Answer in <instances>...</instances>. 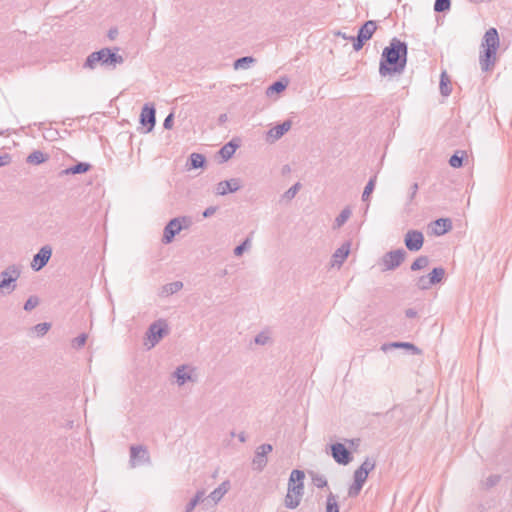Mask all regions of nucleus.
I'll use <instances>...</instances> for the list:
<instances>
[{"label": "nucleus", "mask_w": 512, "mask_h": 512, "mask_svg": "<svg viewBox=\"0 0 512 512\" xmlns=\"http://www.w3.org/2000/svg\"><path fill=\"white\" fill-rule=\"evenodd\" d=\"M119 50L120 49L118 47H105L92 52L86 58L83 67L93 70L99 64L106 68L115 69L117 65L124 63V57L118 54Z\"/></svg>", "instance_id": "7ed1b4c3"}, {"label": "nucleus", "mask_w": 512, "mask_h": 512, "mask_svg": "<svg viewBox=\"0 0 512 512\" xmlns=\"http://www.w3.org/2000/svg\"><path fill=\"white\" fill-rule=\"evenodd\" d=\"M185 368L186 366L184 365L179 366L174 372V377L180 386L184 385L188 380L191 379V375L185 371Z\"/></svg>", "instance_id": "72a5a7b5"}, {"label": "nucleus", "mask_w": 512, "mask_h": 512, "mask_svg": "<svg viewBox=\"0 0 512 512\" xmlns=\"http://www.w3.org/2000/svg\"><path fill=\"white\" fill-rule=\"evenodd\" d=\"M167 333L168 325L165 320L159 319L153 322L146 332V337L150 344L149 348H152L158 344Z\"/></svg>", "instance_id": "39448f33"}, {"label": "nucleus", "mask_w": 512, "mask_h": 512, "mask_svg": "<svg viewBox=\"0 0 512 512\" xmlns=\"http://www.w3.org/2000/svg\"><path fill=\"white\" fill-rule=\"evenodd\" d=\"M405 247L411 252L419 251L424 244V235L419 230H408L404 236Z\"/></svg>", "instance_id": "ddd939ff"}, {"label": "nucleus", "mask_w": 512, "mask_h": 512, "mask_svg": "<svg viewBox=\"0 0 512 512\" xmlns=\"http://www.w3.org/2000/svg\"><path fill=\"white\" fill-rule=\"evenodd\" d=\"M367 477H368V474H366V473H364L362 471H359L358 469H356L354 471L353 478L358 480V481H361V482L365 483L366 480H367Z\"/></svg>", "instance_id": "4d7b16f0"}, {"label": "nucleus", "mask_w": 512, "mask_h": 512, "mask_svg": "<svg viewBox=\"0 0 512 512\" xmlns=\"http://www.w3.org/2000/svg\"><path fill=\"white\" fill-rule=\"evenodd\" d=\"M418 189H419L418 183L415 182L411 185L409 195H408V203H411L414 200V198L418 192Z\"/></svg>", "instance_id": "5fc2aeb1"}, {"label": "nucleus", "mask_w": 512, "mask_h": 512, "mask_svg": "<svg viewBox=\"0 0 512 512\" xmlns=\"http://www.w3.org/2000/svg\"><path fill=\"white\" fill-rule=\"evenodd\" d=\"M301 184L299 182L295 183L291 186L283 195V197L287 200H292L300 189Z\"/></svg>", "instance_id": "09e8293b"}, {"label": "nucleus", "mask_w": 512, "mask_h": 512, "mask_svg": "<svg viewBox=\"0 0 512 512\" xmlns=\"http://www.w3.org/2000/svg\"><path fill=\"white\" fill-rule=\"evenodd\" d=\"M117 33H118L117 29H110L109 32H108V37L110 39H114L115 35H117Z\"/></svg>", "instance_id": "680f3d73"}, {"label": "nucleus", "mask_w": 512, "mask_h": 512, "mask_svg": "<svg viewBox=\"0 0 512 512\" xmlns=\"http://www.w3.org/2000/svg\"><path fill=\"white\" fill-rule=\"evenodd\" d=\"M377 29V23L375 20H368L364 22L358 29V33L364 40L368 41L372 38L373 34Z\"/></svg>", "instance_id": "393cba45"}, {"label": "nucleus", "mask_w": 512, "mask_h": 512, "mask_svg": "<svg viewBox=\"0 0 512 512\" xmlns=\"http://www.w3.org/2000/svg\"><path fill=\"white\" fill-rule=\"evenodd\" d=\"M217 210V207L216 206H209L207 207L203 213H202V216L204 218H208V217H211Z\"/></svg>", "instance_id": "bf43d9fd"}, {"label": "nucleus", "mask_w": 512, "mask_h": 512, "mask_svg": "<svg viewBox=\"0 0 512 512\" xmlns=\"http://www.w3.org/2000/svg\"><path fill=\"white\" fill-rule=\"evenodd\" d=\"M140 124L145 128V132H151L156 123V110L153 104L146 103L140 113Z\"/></svg>", "instance_id": "9b49d317"}, {"label": "nucleus", "mask_w": 512, "mask_h": 512, "mask_svg": "<svg viewBox=\"0 0 512 512\" xmlns=\"http://www.w3.org/2000/svg\"><path fill=\"white\" fill-rule=\"evenodd\" d=\"M256 59L252 56H244L236 59L233 63L234 69H248L251 64H254Z\"/></svg>", "instance_id": "7c9ffc66"}, {"label": "nucleus", "mask_w": 512, "mask_h": 512, "mask_svg": "<svg viewBox=\"0 0 512 512\" xmlns=\"http://www.w3.org/2000/svg\"><path fill=\"white\" fill-rule=\"evenodd\" d=\"M417 311L413 308H408L405 310V316L407 318H415L417 316Z\"/></svg>", "instance_id": "052dcab7"}, {"label": "nucleus", "mask_w": 512, "mask_h": 512, "mask_svg": "<svg viewBox=\"0 0 512 512\" xmlns=\"http://www.w3.org/2000/svg\"><path fill=\"white\" fill-rule=\"evenodd\" d=\"M305 473L302 470H292L288 480V490L297 496L302 497L304 494Z\"/></svg>", "instance_id": "f8f14e48"}, {"label": "nucleus", "mask_w": 512, "mask_h": 512, "mask_svg": "<svg viewBox=\"0 0 512 512\" xmlns=\"http://www.w3.org/2000/svg\"><path fill=\"white\" fill-rule=\"evenodd\" d=\"M11 162V155L8 153H4L0 155V167L6 166Z\"/></svg>", "instance_id": "13d9d810"}, {"label": "nucleus", "mask_w": 512, "mask_h": 512, "mask_svg": "<svg viewBox=\"0 0 512 512\" xmlns=\"http://www.w3.org/2000/svg\"><path fill=\"white\" fill-rule=\"evenodd\" d=\"M466 157V152L457 150L449 159V165L453 168H460L463 166L464 158Z\"/></svg>", "instance_id": "473e14b6"}, {"label": "nucleus", "mask_w": 512, "mask_h": 512, "mask_svg": "<svg viewBox=\"0 0 512 512\" xmlns=\"http://www.w3.org/2000/svg\"><path fill=\"white\" fill-rule=\"evenodd\" d=\"M292 121L287 119L280 124L275 125L267 132V141L274 142L280 139L286 132L290 130Z\"/></svg>", "instance_id": "2eb2a0df"}, {"label": "nucleus", "mask_w": 512, "mask_h": 512, "mask_svg": "<svg viewBox=\"0 0 512 512\" xmlns=\"http://www.w3.org/2000/svg\"><path fill=\"white\" fill-rule=\"evenodd\" d=\"M173 123H174V113L171 112L164 119V122H163L164 129H167V130L171 129L173 127Z\"/></svg>", "instance_id": "864d4df0"}, {"label": "nucleus", "mask_w": 512, "mask_h": 512, "mask_svg": "<svg viewBox=\"0 0 512 512\" xmlns=\"http://www.w3.org/2000/svg\"><path fill=\"white\" fill-rule=\"evenodd\" d=\"M499 46L500 39L498 31L496 28L491 27L485 32L481 42L479 64L483 72H489L494 68Z\"/></svg>", "instance_id": "f03ea898"}, {"label": "nucleus", "mask_w": 512, "mask_h": 512, "mask_svg": "<svg viewBox=\"0 0 512 512\" xmlns=\"http://www.w3.org/2000/svg\"><path fill=\"white\" fill-rule=\"evenodd\" d=\"M273 446L269 443H264L257 447L254 457L252 459L253 470L262 472L267 465V454L272 452Z\"/></svg>", "instance_id": "9d476101"}, {"label": "nucleus", "mask_w": 512, "mask_h": 512, "mask_svg": "<svg viewBox=\"0 0 512 512\" xmlns=\"http://www.w3.org/2000/svg\"><path fill=\"white\" fill-rule=\"evenodd\" d=\"M183 288V283L181 281H174L168 284H165L162 288V293L166 295H172Z\"/></svg>", "instance_id": "e433bc0d"}, {"label": "nucleus", "mask_w": 512, "mask_h": 512, "mask_svg": "<svg viewBox=\"0 0 512 512\" xmlns=\"http://www.w3.org/2000/svg\"><path fill=\"white\" fill-rule=\"evenodd\" d=\"M325 512H339L337 496L330 492L326 497Z\"/></svg>", "instance_id": "c9c22d12"}, {"label": "nucleus", "mask_w": 512, "mask_h": 512, "mask_svg": "<svg viewBox=\"0 0 512 512\" xmlns=\"http://www.w3.org/2000/svg\"><path fill=\"white\" fill-rule=\"evenodd\" d=\"M362 488L360 486L355 485L354 483L348 489L349 497H356L361 492Z\"/></svg>", "instance_id": "6e6d98bb"}, {"label": "nucleus", "mask_w": 512, "mask_h": 512, "mask_svg": "<svg viewBox=\"0 0 512 512\" xmlns=\"http://www.w3.org/2000/svg\"><path fill=\"white\" fill-rule=\"evenodd\" d=\"M48 160L49 155L47 153H43L40 150H34L26 158V162L32 165H40Z\"/></svg>", "instance_id": "a878e982"}, {"label": "nucleus", "mask_w": 512, "mask_h": 512, "mask_svg": "<svg viewBox=\"0 0 512 512\" xmlns=\"http://www.w3.org/2000/svg\"><path fill=\"white\" fill-rule=\"evenodd\" d=\"M353 483H354L355 485H357V486H360L361 488H363V485L365 484V483H363V482H361V481H358V480H356V479H354V482H353Z\"/></svg>", "instance_id": "0e129e2a"}, {"label": "nucleus", "mask_w": 512, "mask_h": 512, "mask_svg": "<svg viewBox=\"0 0 512 512\" xmlns=\"http://www.w3.org/2000/svg\"><path fill=\"white\" fill-rule=\"evenodd\" d=\"M354 37H355V36H348V39H347V40H349V41H352V42H353V38H354Z\"/></svg>", "instance_id": "774afa93"}, {"label": "nucleus", "mask_w": 512, "mask_h": 512, "mask_svg": "<svg viewBox=\"0 0 512 512\" xmlns=\"http://www.w3.org/2000/svg\"><path fill=\"white\" fill-rule=\"evenodd\" d=\"M427 276L431 284L436 285L443 280L445 276V270L442 267H435L429 274H427Z\"/></svg>", "instance_id": "c756f323"}, {"label": "nucleus", "mask_w": 512, "mask_h": 512, "mask_svg": "<svg viewBox=\"0 0 512 512\" xmlns=\"http://www.w3.org/2000/svg\"><path fill=\"white\" fill-rule=\"evenodd\" d=\"M375 184H376V176H373L369 179V181L367 182L365 188H364V191L362 193V200L363 201H368L369 200V197L370 195L372 194V192L374 191L375 189Z\"/></svg>", "instance_id": "58836bf2"}, {"label": "nucleus", "mask_w": 512, "mask_h": 512, "mask_svg": "<svg viewBox=\"0 0 512 512\" xmlns=\"http://www.w3.org/2000/svg\"><path fill=\"white\" fill-rule=\"evenodd\" d=\"M416 286L420 289V290H428L429 288H431L433 285L431 284V282L429 281V278L427 275H423V276H420L417 281H416Z\"/></svg>", "instance_id": "a18cd8bd"}, {"label": "nucleus", "mask_w": 512, "mask_h": 512, "mask_svg": "<svg viewBox=\"0 0 512 512\" xmlns=\"http://www.w3.org/2000/svg\"><path fill=\"white\" fill-rule=\"evenodd\" d=\"M312 482L317 488H324L328 485L326 477L321 474H312Z\"/></svg>", "instance_id": "c03bdc74"}, {"label": "nucleus", "mask_w": 512, "mask_h": 512, "mask_svg": "<svg viewBox=\"0 0 512 512\" xmlns=\"http://www.w3.org/2000/svg\"><path fill=\"white\" fill-rule=\"evenodd\" d=\"M225 118H226V115H225V114L221 115V116H220V121H224V119H225Z\"/></svg>", "instance_id": "338daca9"}, {"label": "nucleus", "mask_w": 512, "mask_h": 512, "mask_svg": "<svg viewBox=\"0 0 512 512\" xmlns=\"http://www.w3.org/2000/svg\"><path fill=\"white\" fill-rule=\"evenodd\" d=\"M269 341V336L265 332H260L254 338V342L258 345H265Z\"/></svg>", "instance_id": "603ef678"}, {"label": "nucleus", "mask_w": 512, "mask_h": 512, "mask_svg": "<svg viewBox=\"0 0 512 512\" xmlns=\"http://www.w3.org/2000/svg\"><path fill=\"white\" fill-rule=\"evenodd\" d=\"M429 265V258L425 255L417 257L410 266L412 271H418L426 268Z\"/></svg>", "instance_id": "4c0bfd02"}, {"label": "nucleus", "mask_w": 512, "mask_h": 512, "mask_svg": "<svg viewBox=\"0 0 512 512\" xmlns=\"http://www.w3.org/2000/svg\"><path fill=\"white\" fill-rule=\"evenodd\" d=\"M433 233L442 236L452 229V221L449 218H439L433 222Z\"/></svg>", "instance_id": "5701e85b"}, {"label": "nucleus", "mask_w": 512, "mask_h": 512, "mask_svg": "<svg viewBox=\"0 0 512 512\" xmlns=\"http://www.w3.org/2000/svg\"><path fill=\"white\" fill-rule=\"evenodd\" d=\"M230 488V482L228 480L223 481L216 489H214L206 498L207 502L211 500L213 504H217L222 497L228 492Z\"/></svg>", "instance_id": "4be33fe9"}, {"label": "nucleus", "mask_w": 512, "mask_h": 512, "mask_svg": "<svg viewBox=\"0 0 512 512\" xmlns=\"http://www.w3.org/2000/svg\"><path fill=\"white\" fill-rule=\"evenodd\" d=\"M301 498L300 496H297L293 493H290L289 490H287V494L285 496V499H284V504H285V507L288 508V509H295L299 506L300 502H301Z\"/></svg>", "instance_id": "f704fd0d"}, {"label": "nucleus", "mask_w": 512, "mask_h": 512, "mask_svg": "<svg viewBox=\"0 0 512 512\" xmlns=\"http://www.w3.org/2000/svg\"><path fill=\"white\" fill-rule=\"evenodd\" d=\"M22 273V266L11 264L0 273V293L11 294L17 287V280Z\"/></svg>", "instance_id": "20e7f679"}, {"label": "nucleus", "mask_w": 512, "mask_h": 512, "mask_svg": "<svg viewBox=\"0 0 512 512\" xmlns=\"http://www.w3.org/2000/svg\"><path fill=\"white\" fill-rule=\"evenodd\" d=\"M451 0H435L434 11L437 13H445L450 10Z\"/></svg>", "instance_id": "ea45409f"}, {"label": "nucleus", "mask_w": 512, "mask_h": 512, "mask_svg": "<svg viewBox=\"0 0 512 512\" xmlns=\"http://www.w3.org/2000/svg\"><path fill=\"white\" fill-rule=\"evenodd\" d=\"M385 416L389 419H396V425L400 426L404 422L403 418L407 416V408L402 405H395L393 408L386 412Z\"/></svg>", "instance_id": "b1692460"}, {"label": "nucleus", "mask_w": 512, "mask_h": 512, "mask_svg": "<svg viewBox=\"0 0 512 512\" xmlns=\"http://www.w3.org/2000/svg\"><path fill=\"white\" fill-rule=\"evenodd\" d=\"M392 348H403L406 350L411 351L413 355H419L421 354V350L415 346L414 344L410 342H391V343H385L381 346V350L384 352H387L389 349Z\"/></svg>", "instance_id": "6ab92c4d"}, {"label": "nucleus", "mask_w": 512, "mask_h": 512, "mask_svg": "<svg viewBox=\"0 0 512 512\" xmlns=\"http://www.w3.org/2000/svg\"><path fill=\"white\" fill-rule=\"evenodd\" d=\"M351 213V209L349 207H345L340 212V214L335 218V221L333 223V229H339L340 227H342L350 218Z\"/></svg>", "instance_id": "cd10ccee"}, {"label": "nucleus", "mask_w": 512, "mask_h": 512, "mask_svg": "<svg viewBox=\"0 0 512 512\" xmlns=\"http://www.w3.org/2000/svg\"><path fill=\"white\" fill-rule=\"evenodd\" d=\"M440 92L443 96H449L452 92L451 81L445 71L440 76Z\"/></svg>", "instance_id": "c85d7f7f"}, {"label": "nucleus", "mask_w": 512, "mask_h": 512, "mask_svg": "<svg viewBox=\"0 0 512 512\" xmlns=\"http://www.w3.org/2000/svg\"><path fill=\"white\" fill-rule=\"evenodd\" d=\"M351 243L345 241L332 255V266L340 267L350 253Z\"/></svg>", "instance_id": "f3484780"}, {"label": "nucleus", "mask_w": 512, "mask_h": 512, "mask_svg": "<svg viewBox=\"0 0 512 512\" xmlns=\"http://www.w3.org/2000/svg\"><path fill=\"white\" fill-rule=\"evenodd\" d=\"M129 464L132 468L140 465L151 464L149 451L144 445H132L130 447Z\"/></svg>", "instance_id": "6e6552de"}, {"label": "nucleus", "mask_w": 512, "mask_h": 512, "mask_svg": "<svg viewBox=\"0 0 512 512\" xmlns=\"http://www.w3.org/2000/svg\"><path fill=\"white\" fill-rule=\"evenodd\" d=\"M366 40H364L363 37H361L359 34H357L354 38H353V49L355 51H359L363 48L364 44H365Z\"/></svg>", "instance_id": "3c124183"}, {"label": "nucleus", "mask_w": 512, "mask_h": 512, "mask_svg": "<svg viewBox=\"0 0 512 512\" xmlns=\"http://www.w3.org/2000/svg\"><path fill=\"white\" fill-rule=\"evenodd\" d=\"M52 256V248L50 245L42 246L39 251L33 256L31 268L34 271H40L49 262Z\"/></svg>", "instance_id": "4468645a"}, {"label": "nucleus", "mask_w": 512, "mask_h": 512, "mask_svg": "<svg viewBox=\"0 0 512 512\" xmlns=\"http://www.w3.org/2000/svg\"><path fill=\"white\" fill-rule=\"evenodd\" d=\"M91 167V164L88 162H77L76 164L61 170L59 176L84 174L88 172Z\"/></svg>", "instance_id": "aec40b11"}, {"label": "nucleus", "mask_w": 512, "mask_h": 512, "mask_svg": "<svg viewBox=\"0 0 512 512\" xmlns=\"http://www.w3.org/2000/svg\"><path fill=\"white\" fill-rule=\"evenodd\" d=\"M241 188V181L238 178H232L230 180H224L217 184L216 194L226 195L228 193H234Z\"/></svg>", "instance_id": "dca6fc26"}, {"label": "nucleus", "mask_w": 512, "mask_h": 512, "mask_svg": "<svg viewBox=\"0 0 512 512\" xmlns=\"http://www.w3.org/2000/svg\"><path fill=\"white\" fill-rule=\"evenodd\" d=\"M408 45L394 37L381 54L379 74L383 77L401 74L407 64Z\"/></svg>", "instance_id": "f257e3e1"}, {"label": "nucleus", "mask_w": 512, "mask_h": 512, "mask_svg": "<svg viewBox=\"0 0 512 512\" xmlns=\"http://www.w3.org/2000/svg\"><path fill=\"white\" fill-rule=\"evenodd\" d=\"M251 247V240L249 237H247L241 244L237 245L234 248V255L237 257H240L243 255V253L248 250Z\"/></svg>", "instance_id": "a19ab883"}, {"label": "nucleus", "mask_w": 512, "mask_h": 512, "mask_svg": "<svg viewBox=\"0 0 512 512\" xmlns=\"http://www.w3.org/2000/svg\"><path fill=\"white\" fill-rule=\"evenodd\" d=\"M238 439L240 442H245L246 441V436H245V433L244 432H241L238 434Z\"/></svg>", "instance_id": "e2e57ef3"}, {"label": "nucleus", "mask_w": 512, "mask_h": 512, "mask_svg": "<svg viewBox=\"0 0 512 512\" xmlns=\"http://www.w3.org/2000/svg\"><path fill=\"white\" fill-rule=\"evenodd\" d=\"M39 304V298L36 295L30 296L24 303L23 309L27 312L32 311Z\"/></svg>", "instance_id": "37998d69"}, {"label": "nucleus", "mask_w": 512, "mask_h": 512, "mask_svg": "<svg viewBox=\"0 0 512 512\" xmlns=\"http://www.w3.org/2000/svg\"><path fill=\"white\" fill-rule=\"evenodd\" d=\"M376 466V462L374 459L367 457L364 462L357 468L359 471H362L366 474H369Z\"/></svg>", "instance_id": "79ce46f5"}, {"label": "nucleus", "mask_w": 512, "mask_h": 512, "mask_svg": "<svg viewBox=\"0 0 512 512\" xmlns=\"http://www.w3.org/2000/svg\"><path fill=\"white\" fill-rule=\"evenodd\" d=\"M51 324L47 322L39 323L33 327V330L38 336L45 335L50 329Z\"/></svg>", "instance_id": "49530a36"}, {"label": "nucleus", "mask_w": 512, "mask_h": 512, "mask_svg": "<svg viewBox=\"0 0 512 512\" xmlns=\"http://www.w3.org/2000/svg\"><path fill=\"white\" fill-rule=\"evenodd\" d=\"M501 480V476L499 474L490 475L485 481L484 486L486 489H490L497 485Z\"/></svg>", "instance_id": "de8ad7c7"}, {"label": "nucleus", "mask_w": 512, "mask_h": 512, "mask_svg": "<svg viewBox=\"0 0 512 512\" xmlns=\"http://www.w3.org/2000/svg\"><path fill=\"white\" fill-rule=\"evenodd\" d=\"M329 447L330 455L337 464L346 466L353 460L352 453L344 444L336 442Z\"/></svg>", "instance_id": "1a4fd4ad"}, {"label": "nucleus", "mask_w": 512, "mask_h": 512, "mask_svg": "<svg viewBox=\"0 0 512 512\" xmlns=\"http://www.w3.org/2000/svg\"><path fill=\"white\" fill-rule=\"evenodd\" d=\"M337 35L342 37L343 39H348V36L345 33L338 32Z\"/></svg>", "instance_id": "69168bd1"}, {"label": "nucleus", "mask_w": 512, "mask_h": 512, "mask_svg": "<svg viewBox=\"0 0 512 512\" xmlns=\"http://www.w3.org/2000/svg\"><path fill=\"white\" fill-rule=\"evenodd\" d=\"M204 494V491H198L186 505L185 512H192L200 502L205 503L207 499L204 498Z\"/></svg>", "instance_id": "2f4dec72"}, {"label": "nucleus", "mask_w": 512, "mask_h": 512, "mask_svg": "<svg viewBox=\"0 0 512 512\" xmlns=\"http://www.w3.org/2000/svg\"><path fill=\"white\" fill-rule=\"evenodd\" d=\"M238 147L239 142L236 139H232L223 145L218 151V154L222 158V162L228 161L234 155Z\"/></svg>", "instance_id": "412c9836"}, {"label": "nucleus", "mask_w": 512, "mask_h": 512, "mask_svg": "<svg viewBox=\"0 0 512 512\" xmlns=\"http://www.w3.org/2000/svg\"><path fill=\"white\" fill-rule=\"evenodd\" d=\"M289 80L286 77H282L266 88L265 94L267 97H272L273 95H279L282 93L288 86Z\"/></svg>", "instance_id": "a211bd4d"}, {"label": "nucleus", "mask_w": 512, "mask_h": 512, "mask_svg": "<svg viewBox=\"0 0 512 512\" xmlns=\"http://www.w3.org/2000/svg\"><path fill=\"white\" fill-rule=\"evenodd\" d=\"M189 219L185 216L172 218L164 227L162 242L164 244H170L175 236L180 233L183 229L182 223L188 222Z\"/></svg>", "instance_id": "423d86ee"}, {"label": "nucleus", "mask_w": 512, "mask_h": 512, "mask_svg": "<svg viewBox=\"0 0 512 512\" xmlns=\"http://www.w3.org/2000/svg\"><path fill=\"white\" fill-rule=\"evenodd\" d=\"M206 165V157L200 153H192L189 156V168L190 169H199L203 168Z\"/></svg>", "instance_id": "bb28decb"}, {"label": "nucleus", "mask_w": 512, "mask_h": 512, "mask_svg": "<svg viewBox=\"0 0 512 512\" xmlns=\"http://www.w3.org/2000/svg\"><path fill=\"white\" fill-rule=\"evenodd\" d=\"M87 341V334L81 333L76 338H74L72 345L74 348L79 349L85 345Z\"/></svg>", "instance_id": "8fccbe9b"}, {"label": "nucleus", "mask_w": 512, "mask_h": 512, "mask_svg": "<svg viewBox=\"0 0 512 512\" xmlns=\"http://www.w3.org/2000/svg\"><path fill=\"white\" fill-rule=\"evenodd\" d=\"M407 253L403 248L391 250L385 253L381 259V264L384 266L383 271L395 270L405 260Z\"/></svg>", "instance_id": "0eeeda50"}]
</instances>
